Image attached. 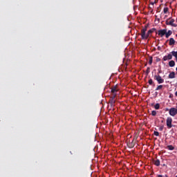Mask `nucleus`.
Wrapping results in <instances>:
<instances>
[{
  "label": "nucleus",
  "instance_id": "f257e3e1",
  "mask_svg": "<svg viewBox=\"0 0 177 177\" xmlns=\"http://www.w3.org/2000/svg\"><path fill=\"white\" fill-rule=\"evenodd\" d=\"M175 23V19H168L167 20H166V24L167 26H171V27H176V24Z\"/></svg>",
  "mask_w": 177,
  "mask_h": 177
},
{
  "label": "nucleus",
  "instance_id": "f03ea898",
  "mask_svg": "<svg viewBox=\"0 0 177 177\" xmlns=\"http://www.w3.org/2000/svg\"><path fill=\"white\" fill-rule=\"evenodd\" d=\"M153 78L157 81L158 84H164V79L161 78L160 75H154Z\"/></svg>",
  "mask_w": 177,
  "mask_h": 177
},
{
  "label": "nucleus",
  "instance_id": "7ed1b4c3",
  "mask_svg": "<svg viewBox=\"0 0 177 177\" xmlns=\"http://www.w3.org/2000/svg\"><path fill=\"white\" fill-rule=\"evenodd\" d=\"M146 28H142L141 30V38L142 39H147V34H146Z\"/></svg>",
  "mask_w": 177,
  "mask_h": 177
},
{
  "label": "nucleus",
  "instance_id": "20e7f679",
  "mask_svg": "<svg viewBox=\"0 0 177 177\" xmlns=\"http://www.w3.org/2000/svg\"><path fill=\"white\" fill-rule=\"evenodd\" d=\"M169 113L171 117H175V115L177 114L176 108H171L169 111Z\"/></svg>",
  "mask_w": 177,
  "mask_h": 177
},
{
  "label": "nucleus",
  "instance_id": "39448f33",
  "mask_svg": "<svg viewBox=\"0 0 177 177\" xmlns=\"http://www.w3.org/2000/svg\"><path fill=\"white\" fill-rule=\"evenodd\" d=\"M167 128L171 129L172 128V118H167Z\"/></svg>",
  "mask_w": 177,
  "mask_h": 177
},
{
  "label": "nucleus",
  "instance_id": "423d86ee",
  "mask_svg": "<svg viewBox=\"0 0 177 177\" xmlns=\"http://www.w3.org/2000/svg\"><path fill=\"white\" fill-rule=\"evenodd\" d=\"M165 34H167V29L158 30V35H159V37H162Z\"/></svg>",
  "mask_w": 177,
  "mask_h": 177
},
{
  "label": "nucleus",
  "instance_id": "0eeeda50",
  "mask_svg": "<svg viewBox=\"0 0 177 177\" xmlns=\"http://www.w3.org/2000/svg\"><path fill=\"white\" fill-rule=\"evenodd\" d=\"M111 92L113 93V95H115L117 96V93L118 92V88H117V86H114L111 88Z\"/></svg>",
  "mask_w": 177,
  "mask_h": 177
},
{
  "label": "nucleus",
  "instance_id": "6e6552de",
  "mask_svg": "<svg viewBox=\"0 0 177 177\" xmlns=\"http://www.w3.org/2000/svg\"><path fill=\"white\" fill-rule=\"evenodd\" d=\"M115 94L113 95L112 97H111L110 98V104L111 106H114V104H115Z\"/></svg>",
  "mask_w": 177,
  "mask_h": 177
},
{
  "label": "nucleus",
  "instance_id": "1a4fd4ad",
  "mask_svg": "<svg viewBox=\"0 0 177 177\" xmlns=\"http://www.w3.org/2000/svg\"><path fill=\"white\" fill-rule=\"evenodd\" d=\"M172 59V55L169 53L168 55H166L163 57V61L167 62V60H171Z\"/></svg>",
  "mask_w": 177,
  "mask_h": 177
},
{
  "label": "nucleus",
  "instance_id": "9d476101",
  "mask_svg": "<svg viewBox=\"0 0 177 177\" xmlns=\"http://www.w3.org/2000/svg\"><path fill=\"white\" fill-rule=\"evenodd\" d=\"M154 31H156V28H151L149 30H148L147 33V39L149 38V37H150V35L153 34Z\"/></svg>",
  "mask_w": 177,
  "mask_h": 177
},
{
  "label": "nucleus",
  "instance_id": "9b49d317",
  "mask_svg": "<svg viewBox=\"0 0 177 177\" xmlns=\"http://www.w3.org/2000/svg\"><path fill=\"white\" fill-rule=\"evenodd\" d=\"M172 35V30H168L167 32L166 31L165 37L166 38H169Z\"/></svg>",
  "mask_w": 177,
  "mask_h": 177
},
{
  "label": "nucleus",
  "instance_id": "f8f14e48",
  "mask_svg": "<svg viewBox=\"0 0 177 177\" xmlns=\"http://www.w3.org/2000/svg\"><path fill=\"white\" fill-rule=\"evenodd\" d=\"M169 45H170V46H172V45H175V39H174V38L171 37L169 39Z\"/></svg>",
  "mask_w": 177,
  "mask_h": 177
},
{
  "label": "nucleus",
  "instance_id": "ddd939ff",
  "mask_svg": "<svg viewBox=\"0 0 177 177\" xmlns=\"http://www.w3.org/2000/svg\"><path fill=\"white\" fill-rule=\"evenodd\" d=\"M170 55H171V57L172 56H174V57H176V60L177 62V51H171L170 53Z\"/></svg>",
  "mask_w": 177,
  "mask_h": 177
},
{
  "label": "nucleus",
  "instance_id": "4468645a",
  "mask_svg": "<svg viewBox=\"0 0 177 177\" xmlns=\"http://www.w3.org/2000/svg\"><path fill=\"white\" fill-rule=\"evenodd\" d=\"M128 147H129V149L135 147V143H133V141L128 144Z\"/></svg>",
  "mask_w": 177,
  "mask_h": 177
},
{
  "label": "nucleus",
  "instance_id": "2eb2a0df",
  "mask_svg": "<svg viewBox=\"0 0 177 177\" xmlns=\"http://www.w3.org/2000/svg\"><path fill=\"white\" fill-rule=\"evenodd\" d=\"M153 162H154V165H156V167H160V160H153Z\"/></svg>",
  "mask_w": 177,
  "mask_h": 177
},
{
  "label": "nucleus",
  "instance_id": "dca6fc26",
  "mask_svg": "<svg viewBox=\"0 0 177 177\" xmlns=\"http://www.w3.org/2000/svg\"><path fill=\"white\" fill-rule=\"evenodd\" d=\"M169 67H174L175 66V61L171 60L169 62Z\"/></svg>",
  "mask_w": 177,
  "mask_h": 177
},
{
  "label": "nucleus",
  "instance_id": "f3484780",
  "mask_svg": "<svg viewBox=\"0 0 177 177\" xmlns=\"http://www.w3.org/2000/svg\"><path fill=\"white\" fill-rule=\"evenodd\" d=\"M169 78L172 79L175 78V72H171L169 75Z\"/></svg>",
  "mask_w": 177,
  "mask_h": 177
},
{
  "label": "nucleus",
  "instance_id": "a211bd4d",
  "mask_svg": "<svg viewBox=\"0 0 177 177\" xmlns=\"http://www.w3.org/2000/svg\"><path fill=\"white\" fill-rule=\"evenodd\" d=\"M154 109L156 110H160V104L157 103L156 104L154 105Z\"/></svg>",
  "mask_w": 177,
  "mask_h": 177
},
{
  "label": "nucleus",
  "instance_id": "6ab92c4d",
  "mask_svg": "<svg viewBox=\"0 0 177 177\" xmlns=\"http://www.w3.org/2000/svg\"><path fill=\"white\" fill-rule=\"evenodd\" d=\"M168 10H169L168 7L164 8L163 12H164L165 15H167V13H168Z\"/></svg>",
  "mask_w": 177,
  "mask_h": 177
},
{
  "label": "nucleus",
  "instance_id": "aec40b11",
  "mask_svg": "<svg viewBox=\"0 0 177 177\" xmlns=\"http://www.w3.org/2000/svg\"><path fill=\"white\" fill-rule=\"evenodd\" d=\"M167 149H168V150H174L175 148L172 145H169L167 147Z\"/></svg>",
  "mask_w": 177,
  "mask_h": 177
},
{
  "label": "nucleus",
  "instance_id": "412c9836",
  "mask_svg": "<svg viewBox=\"0 0 177 177\" xmlns=\"http://www.w3.org/2000/svg\"><path fill=\"white\" fill-rule=\"evenodd\" d=\"M151 115H153V117H156V115H157V111H151Z\"/></svg>",
  "mask_w": 177,
  "mask_h": 177
},
{
  "label": "nucleus",
  "instance_id": "4be33fe9",
  "mask_svg": "<svg viewBox=\"0 0 177 177\" xmlns=\"http://www.w3.org/2000/svg\"><path fill=\"white\" fill-rule=\"evenodd\" d=\"M160 89H162V85H159L156 88V91H160Z\"/></svg>",
  "mask_w": 177,
  "mask_h": 177
},
{
  "label": "nucleus",
  "instance_id": "5701e85b",
  "mask_svg": "<svg viewBox=\"0 0 177 177\" xmlns=\"http://www.w3.org/2000/svg\"><path fill=\"white\" fill-rule=\"evenodd\" d=\"M153 135H155V136H160V133H158V131H154Z\"/></svg>",
  "mask_w": 177,
  "mask_h": 177
},
{
  "label": "nucleus",
  "instance_id": "b1692460",
  "mask_svg": "<svg viewBox=\"0 0 177 177\" xmlns=\"http://www.w3.org/2000/svg\"><path fill=\"white\" fill-rule=\"evenodd\" d=\"M153 64V57H151L149 60V64Z\"/></svg>",
  "mask_w": 177,
  "mask_h": 177
},
{
  "label": "nucleus",
  "instance_id": "393cba45",
  "mask_svg": "<svg viewBox=\"0 0 177 177\" xmlns=\"http://www.w3.org/2000/svg\"><path fill=\"white\" fill-rule=\"evenodd\" d=\"M148 82H149V85H153V84L152 79H150Z\"/></svg>",
  "mask_w": 177,
  "mask_h": 177
},
{
  "label": "nucleus",
  "instance_id": "a878e982",
  "mask_svg": "<svg viewBox=\"0 0 177 177\" xmlns=\"http://www.w3.org/2000/svg\"><path fill=\"white\" fill-rule=\"evenodd\" d=\"M150 73V68H147L146 71V73L149 74Z\"/></svg>",
  "mask_w": 177,
  "mask_h": 177
},
{
  "label": "nucleus",
  "instance_id": "bb28decb",
  "mask_svg": "<svg viewBox=\"0 0 177 177\" xmlns=\"http://www.w3.org/2000/svg\"><path fill=\"white\" fill-rule=\"evenodd\" d=\"M161 73H162V71H161V69H158V75H160V74H161Z\"/></svg>",
  "mask_w": 177,
  "mask_h": 177
},
{
  "label": "nucleus",
  "instance_id": "cd10ccee",
  "mask_svg": "<svg viewBox=\"0 0 177 177\" xmlns=\"http://www.w3.org/2000/svg\"><path fill=\"white\" fill-rule=\"evenodd\" d=\"M153 7H149V9L151 10V12H153Z\"/></svg>",
  "mask_w": 177,
  "mask_h": 177
},
{
  "label": "nucleus",
  "instance_id": "c85d7f7f",
  "mask_svg": "<svg viewBox=\"0 0 177 177\" xmlns=\"http://www.w3.org/2000/svg\"><path fill=\"white\" fill-rule=\"evenodd\" d=\"M169 97H170V98L174 97V94H170V95H169Z\"/></svg>",
  "mask_w": 177,
  "mask_h": 177
},
{
  "label": "nucleus",
  "instance_id": "c756f323",
  "mask_svg": "<svg viewBox=\"0 0 177 177\" xmlns=\"http://www.w3.org/2000/svg\"><path fill=\"white\" fill-rule=\"evenodd\" d=\"M147 27H149L147 25H145L144 28H146V31H147Z\"/></svg>",
  "mask_w": 177,
  "mask_h": 177
},
{
  "label": "nucleus",
  "instance_id": "7c9ffc66",
  "mask_svg": "<svg viewBox=\"0 0 177 177\" xmlns=\"http://www.w3.org/2000/svg\"><path fill=\"white\" fill-rule=\"evenodd\" d=\"M150 5H152V6H154V3L153 2H151Z\"/></svg>",
  "mask_w": 177,
  "mask_h": 177
},
{
  "label": "nucleus",
  "instance_id": "2f4dec72",
  "mask_svg": "<svg viewBox=\"0 0 177 177\" xmlns=\"http://www.w3.org/2000/svg\"><path fill=\"white\" fill-rule=\"evenodd\" d=\"M158 177H163V176H162V175H161V174H158Z\"/></svg>",
  "mask_w": 177,
  "mask_h": 177
},
{
  "label": "nucleus",
  "instance_id": "473e14b6",
  "mask_svg": "<svg viewBox=\"0 0 177 177\" xmlns=\"http://www.w3.org/2000/svg\"><path fill=\"white\" fill-rule=\"evenodd\" d=\"M157 2H158V0H155L153 3H157Z\"/></svg>",
  "mask_w": 177,
  "mask_h": 177
},
{
  "label": "nucleus",
  "instance_id": "72a5a7b5",
  "mask_svg": "<svg viewBox=\"0 0 177 177\" xmlns=\"http://www.w3.org/2000/svg\"><path fill=\"white\" fill-rule=\"evenodd\" d=\"M159 129L160 131H162V127H160Z\"/></svg>",
  "mask_w": 177,
  "mask_h": 177
},
{
  "label": "nucleus",
  "instance_id": "f704fd0d",
  "mask_svg": "<svg viewBox=\"0 0 177 177\" xmlns=\"http://www.w3.org/2000/svg\"><path fill=\"white\" fill-rule=\"evenodd\" d=\"M175 95H176V96H177V91L175 92Z\"/></svg>",
  "mask_w": 177,
  "mask_h": 177
},
{
  "label": "nucleus",
  "instance_id": "c9c22d12",
  "mask_svg": "<svg viewBox=\"0 0 177 177\" xmlns=\"http://www.w3.org/2000/svg\"><path fill=\"white\" fill-rule=\"evenodd\" d=\"M169 111V109H166V111Z\"/></svg>",
  "mask_w": 177,
  "mask_h": 177
},
{
  "label": "nucleus",
  "instance_id": "e433bc0d",
  "mask_svg": "<svg viewBox=\"0 0 177 177\" xmlns=\"http://www.w3.org/2000/svg\"><path fill=\"white\" fill-rule=\"evenodd\" d=\"M165 177H168V175H165Z\"/></svg>",
  "mask_w": 177,
  "mask_h": 177
},
{
  "label": "nucleus",
  "instance_id": "4c0bfd02",
  "mask_svg": "<svg viewBox=\"0 0 177 177\" xmlns=\"http://www.w3.org/2000/svg\"><path fill=\"white\" fill-rule=\"evenodd\" d=\"M176 71H177V67L176 68Z\"/></svg>",
  "mask_w": 177,
  "mask_h": 177
},
{
  "label": "nucleus",
  "instance_id": "58836bf2",
  "mask_svg": "<svg viewBox=\"0 0 177 177\" xmlns=\"http://www.w3.org/2000/svg\"><path fill=\"white\" fill-rule=\"evenodd\" d=\"M176 37H177V34L176 35Z\"/></svg>",
  "mask_w": 177,
  "mask_h": 177
},
{
  "label": "nucleus",
  "instance_id": "ea45409f",
  "mask_svg": "<svg viewBox=\"0 0 177 177\" xmlns=\"http://www.w3.org/2000/svg\"><path fill=\"white\" fill-rule=\"evenodd\" d=\"M151 106H153V104H151Z\"/></svg>",
  "mask_w": 177,
  "mask_h": 177
},
{
  "label": "nucleus",
  "instance_id": "a19ab883",
  "mask_svg": "<svg viewBox=\"0 0 177 177\" xmlns=\"http://www.w3.org/2000/svg\"><path fill=\"white\" fill-rule=\"evenodd\" d=\"M176 177H177V176H176Z\"/></svg>",
  "mask_w": 177,
  "mask_h": 177
}]
</instances>
